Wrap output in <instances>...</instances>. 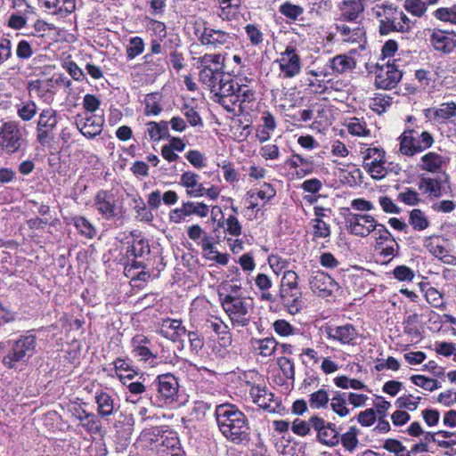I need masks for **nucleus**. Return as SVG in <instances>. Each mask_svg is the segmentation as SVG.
I'll return each instance as SVG.
<instances>
[{
  "instance_id": "4c0bfd02",
  "label": "nucleus",
  "mask_w": 456,
  "mask_h": 456,
  "mask_svg": "<svg viewBox=\"0 0 456 456\" xmlns=\"http://www.w3.org/2000/svg\"><path fill=\"white\" fill-rule=\"evenodd\" d=\"M336 29L346 42H360L362 37L364 36L362 28L359 27L352 28L346 24H337Z\"/></svg>"
},
{
  "instance_id": "49530a36",
  "label": "nucleus",
  "mask_w": 456,
  "mask_h": 456,
  "mask_svg": "<svg viewBox=\"0 0 456 456\" xmlns=\"http://www.w3.org/2000/svg\"><path fill=\"white\" fill-rule=\"evenodd\" d=\"M385 161L384 151L378 148H367L363 151V167L379 164Z\"/></svg>"
},
{
  "instance_id": "a18cd8bd",
  "label": "nucleus",
  "mask_w": 456,
  "mask_h": 456,
  "mask_svg": "<svg viewBox=\"0 0 456 456\" xmlns=\"http://www.w3.org/2000/svg\"><path fill=\"white\" fill-rule=\"evenodd\" d=\"M218 226L224 229V232L233 237L241 234L242 226L234 215H229L227 218L219 221Z\"/></svg>"
},
{
  "instance_id": "c9c22d12",
  "label": "nucleus",
  "mask_w": 456,
  "mask_h": 456,
  "mask_svg": "<svg viewBox=\"0 0 456 456\" xmlns=\"http://www.w3.org/2000/svg\"><path fill=\"white\" fill-rule=\"evenodd\" d=\"M435 118L444 123L456 117V103L454 102L441 103L436 109L433 110Z\"/></svg>"
},
{
  "instance_id": "412c9836",
  "label": "nucleus",
  "mask_w": 456,
  "mask_h": 456,
  "mask_svg": "<svg viewBox=\"0 0 456 456\" xmlns=\"http://www.w3.org/2000/svg\"><path fill=\"white\" fill-rule=\"evenodd\" d=\"M38 2L48 12L62 17L69 15L76 10V0H62L61 4H59V0H38Z\"/></svg>"
},
{
  "instance_id": "4d7b16f0",
  "label": "nucleus",
  "mask_w": 456,
  "mask_h": 456,
  "mask_svg": "<svg viewBox=\"0 0 456 456\" xmlns=\"http://www.w3.org/2000/svg\"><path fill=\"white\" fill-rule=\"evenodd\" d=\"M144 50V42L140 37H134L130 38L129 44L126 47V57L128 60H133L136 56L142 53Z\"/></svg>"
},
{
  "instance_id": "c85d7f7f",
  "label": "nucleus",
  "mask_w": 456,
  "mask_h": 456,
  "mask_svg": "<svg viewBox=\"0 0 456 456\" xmlns=\"http://www.w3.org/2000/svg\"><path fill=\"white\" fill-rule=\"evenodd\" d=\"M439 1L440 0H405L403 7L411 15L420 18L426 13L428 5H436Z\"/></svg>"
},
{
  "instance_id": "ea45409f",
  "label": "nucleus",
  "mask_w": 456,
  "mask_h": 456,
  "mask_svg": "<svg viewBox=\"0 0 456 456\" xmlns=\"http://www.w3.org/2000/svg\"><path fill=\"white\" fill-rule=\"evenodd\" d=\"M223 307L226 314H247L248 312L243 299L232 296L225 297L223 301Z\"/></svg>"
},
{
  "instance_id": "79ce46f5",
  "label": "nucleus",
  "mask_w": 456,
  "mask_h": 456,
  "mask_svg": "<svg viewBox=\"0 0 456 456\" xmlns=\"http://www.w3.org/2000/svg\"><path fill=\"white\" fill-rule=\"evenodd\" d=\"M183 216H190L196 215L200 217H206L208 215V206L203 202L186 201L182 204Z\"/></svg>"
},
{
  "instance_id": "72a5a7b5",
  "label": "nucleus",
  "mask_w": 456,
  "mask_h": 456,
  "mask_svg": "<svg viewBox=\"0 0 456 456\" xmlns=\"http://www.w3.org/2000/svg\"><path fill=\"white\" fill-rule=\"evenodd\" d=\"M147 133L152 141H159L169 136L168 123L167 121H150L146 124Z\"/></svg>"
},
{
  "instance_id": "c03bdc74",
  "label": "nucleus",
  "mask_w": 456,
  "mask_h": 456,
  "mask_svg": "<svg viewBox=\"0 0 456 456\" xmlns=\"http://www.w3.org/2000/svg\"><path fill=\"white\" fill-rule=\"evenodd\" d=\"M220 5L219 16L223 20H230L236 14L241 4V0H216Z\"/></svg>"
},
{
  "instance_id": "ddd939ff",
  "label": "nucleus",
  "mask_w": 456,
  "mask_h": 456,
  "mask_svg": "<svg viewBox=\"0 0 456 456\" xmlns=\"http://www.w3.org/2000/svg\"><path fill=\"white\" fill-rule=\"evenodd\" d=\"M364 9V0H341L337 4L338 19L357 22L362 17Z\"/></svg>"
},
{
  "instance_id": "473e14b6",
  "label": "nucleus",
  "mask_w": 456,
  "mask_h": 456,
  "mask_svg": "<svg viewBox=\"0 0 456 456\" xmlns=\"http://www.w3.org/2000/svg\"><path fill=\"white\" fill-rule=\"evenodd\" d=\"M143 62L140 65L142 69L153 74L163 73L166 69V61L159 57H154L152 54H145Z\"/></svg>"
},
{
  "instance_id": "69168bd1",
  "label": "nucleus",
  "mask_w": 456,
  "mask_h": 456,
  "mask_svg": "<svg viewBox=\"0 0 456 456\" xmlns=\"http://www.w3.org/2000/svg\"><path fill=\"white\" fill-rule=\"evenodd\" d=\"M277 364L286 379H295V366L294 362L290 359L284 356L279 357L277 359Z\"/></svg>"
},
{
  "instance_id": "1a4fd4ad",
  "label": "nucleus",
  "mask_w": 456,
  "mask_h": 456,
  "mask_svg": "<svg viewBox=\"0 0 456 456\" xmlns=\"http://www.w3.org/2000/svg\"><path fill=\"white\" fill-rule=\"evenodd\" d=\"M311 290L320 297H328L338 290V283L322 271L312 272L309 278Z\"/></svg>"
},
{
  "instance_id": "2f4dec72",
  "label": "nucleus",
  "mask_w": 456,
  "mask_h": 456,
  "mask_svg": "<svg viewBox=\"0 0 456 456\" xmlns=\"http://www.w3.org/2000/svg\"><path fill=\"white\" fill-rule=\"evenodd\" d=\"M236 88V107L238 106L242 112L246 108V103L253 102L256 100V92L251 86L239 83Z\"/></svg>"
},
{
  "instance_id": "58836bf2",
  "label": "nucleus",
  "mask_w": 456,
  "mask_h": 456,
  "mask_svg": "<svg viewBox=\"0 0 456 456\" xmlns=\"http://www.w3.org/2000/svg\"><path fill=\"white\" fill-rule=\"evenodd\" d=\"M346 126L348 133L354 136L366 137L370 134L366 122L362 118H351Z\"/></svg>"
},
{
  "instance_id": "6e6d98bb",
  "label": "nucleus",
  "mask_w": 456,
  "mask_h": 456,
  "mask_svg": "<svg viewBox=\"0 0 456 456\" xmlns=\"http://www.w3.org/2000/svg\"><path fill=\"white\" fill-rule=\"evenodd\" d=\"M256 287L262 291V298L267 301L273 300V295L267 290L272 287L271 279L264 273H259L255 279Z\"/></svg>"
},
{
  "instance_id": "774afa93",
  "label": "nucleus",
  "mask_w": 456,
  "mask_h": 456,
  "mask_svg": "<svg viewBox=\"0 0 456 456\" xmlns=\"http://www.w3.org/2000/svg\"><path fill=\"white\" fill-rule=\"evenodd\" d=\"M281 456H305V447L296 443L287 442L283 445L281 452Z\"/></svg>"
},
{
  "instance_id": "5701e85b",
  "label": "nucleus",
  "mask_w": 456,
  "mask_h": 456,
  "mask_svg": "<svg viewBox=\"0 0 456 456\" xmlns=\"http://www.w3.org/2000/svg\"><path fill=\"white\" fill-rule=\"evenodd\" d=\"M199 77L200 82L212 92V89H216L217 86H219L227 76L224 74V69L208 68L201 69Z\"/></svg>"
},
{
  "instance_id": "f03ea898",
  "label": "nucleus",
  "mask_w": 456,
  "mask_h": 456,
  "mask_svg": "<svg viewBox=\"0 0 456 456\" xmlns=\"http://www.w3.org/2000/svg\"><path fill=\"white\" fill-rule=\"evenodd\" d=\"M195 34L200 45L209 51L230 49L235 41L233 34L216 28L206 21L203 22L202 28H198Z\"/></svg>"
},
{
  "instance_id": "7ed1b4c3",
  "label": "nucleus",
  "mask_w": 456,
  "mask_h": 456,
  "mask_svg": "<svg viewBox=\"0 0 456 456\" xmlns=\"http://www.w3.org/2000/svg\"><path fill=\"white\" fill-rule=\"evenodd\" d=\"M36 346L37 340L34 335L20 337L14 342L12 349L3 358V364L9 369L16 368L18 362H27L34 354Z\"/></svg>"
},
{
  "instance_id": "6e6552de",
  "label": "nucleus",
  "mask_w": 456,
  "mask_h": 456,
  "mask_svg": "<svg viewBox=\"0 0 456 456\" xmlns=\"http://www.w3.org/2000/svg\"><path fill=\"white\" fill-rule=\"evenodd\" d=\"M94 205L105 220H113L120 216L115 195L110 191H99L94 196Z\"/></svg>"
},
{
  "instance_id": "09e8293b",
  "label": "nucleus",
  "mask_w": 456,
  "mask_h": 456,
  "mask_svg": "<svg viewBox=\"0 0 456 456\" xmlns=\"http://www.w3.org/2000/svg\"><path fill=\"white\" fill-rule=\"evenodd\" d=\"M330 401L327 391L321 388L310 395L309 405L312 409L326 408Z\"/></svg>"
},
{
  "instance_id": "0eeeda50",
  "label": "nucleus",
  "mask_w": 456,
  "mask_h": 456,
  "mask_svg": "<svg viewBox=\"0 0 456 456\" xmlns=\"http://www.w3.org/2000/svg\"><path fill=\"white\" fill-rule=\"evenodd\" d=\"M310 423L316 431L317 439L321 444L330 447H334L339 444L340 432L334 423L327 422L317 416L311 417Z\"/></svg>"
},
{
  "instance_id": "f704fd0d",
  "label": "nucleus",
  "mask_w": 456,
  "mask_h": 456,
  "mask_svg": "<svg viewBox=\"0 0 456 456\" xmlns=\"http://www.w3.org/2000/svg\"><path fill=\"white\" fill-rule=\"evenodd\" d=\"M252 345L260 355L268 357L274 354L279 344L273 338H265L252 340Z\"/></svg>"
},
{
  "instance_id": "cd10ccee",
  "label": "nucleus",
  "mask_w": 456,
  "mask_h": 456,
  "mask_svg": "<svg viewBox=\"0 0 456 456\" xmlns=\"http://www.w3.org/2000/svg\"><path fill=\"white\" fill-rule=\"evenodd\" d=\"M75 416L88 433L98 434L101 431V420L94 413L80 410L75 413Z\"/></svg>"
},
{
  "instance_id": "4be33fe9",
  "label": "nucleus",
  "mask_w": 456,
  "mask_h": 456,
  "mask_svg": "<svg viewBox=\"0 0 456 456\" xmlns=\"http://www.w3.org/2000/svg\"><path fill=\"white\" fill-rule=\"evenodd\" d=\"M95 403L97 404L98 415L102 418H106L116 411H118L119 406L116 400L106 392L96 393Z\"/></svg>"
},
{
  "instance_id": "b1692460",
  "label": "nucleus",
  "mask_w": 456,
  "mask_h": 456,
  "mask_svg": "<svg viewBox=\"0 0 456 456\" xmlns=\"http://www.w3.org/2000/svg\"><path fill=\"white\" fill-rule=\"evenodd\" d=\"M249 395L253 402L259 407L270 411L274 410L273 405H272L273 395L268 392L265 387L259 385L252 386L249 390Z\"/></svg>"
},
{
  "instance_id": "8fccbe9b",
  "label": "nucleus",
  "mask_w": 456,
  "mask_h": 456,
  "mask_svg": "<svg viewBox=\"0 0 456 456\" xmlns=\"http://www.w3.org/2000/svg\"><path fill=\"white\" fill-rule=\"evenodd\" d=\"M134 343H138L139 345L136 346L134 349V354L136 357H139L141 361H148L149 359L156 358V356L152 354V352L146 346H142L141 344L148 342V339L146 337L143 336H138L136 338H134L133 339Z\"/></svg>"
},
{
  "instance_id": "f8f14e48",
  "label": "nucleus",
  "mask_w": 456,
  "mask_h": 456,
  "mask_svg": "<svg viewBox=\"0 0 456 456\" xmlns=\"http://www.w3.org/2000/svg\"><path fill=\"white\" fill-rule=\"evenodd\" d=\"M349 232L360 237H367L377 227V221L367 214H349L346 218Z\"/></svg>"
},
{
  "instance_id": "052dcab7",
  "label": "nucleus",
  "mask_w": 456,
  "mask_h": 456,
  "mask_svg": "<svg viewBox=\"0 0 456 456\" xmlns=\"http://www.w3.org/2000/svg\"><path fill=\"white\" fill-rule=\"evenodd\" d=\"M134 202L135 203L134 210L137 214V217H139L141 221L151 223L154 216L151 211L147 208L143 200L141 197L137 199L134 198Z\"/></svg>"
},
{
  "instance_id": "0e129e2a",
  "label": "nucleus",
  "mask_w": 456,
  "mask_h": 456,
  "mask_svg": "<svg viewBox=\"0 0 456 456\" xmlns=\"http://www.w3.org/2000/svg\"><path fill=\"white\" fill-rule=\"evenodd\" d=\"M214 319L209 321V327L216 333L226 335L230 329L229 322H226L224 315L219 317L217 315L212 316Z\"/></svg>"
},
{
  "instance_id": "bf43d9fd",
  "label": "nucleus",
  "mask_w": 456,
  "mask_h": 456,
  "mask_svg": "<svg viewBox=\"0 0 456 456\" xmlns=\"http://www.w3.org/2000/svg\"><path fill=\"white\" fill-rule=\"evenodd\" d=\"M410 224L415 230L422 231L428 226V220L419 209H413L410 213Z\"/></svg>"
},
{
  "instance_id": "e2e57ef3",
  "label": "nucleus",
  "mask_w": 456,
  "mask_h": 456,
  "mask_svg": "<svg viewBox=\"0 0 456 456\" xmlns=\"http://www.w3.org/2000/svg\"><path fill=\"white\" fill-rule=\"evenodd\" d=\"M411 380L418 387H420L428 391H434L439 387L438 381L434 379L427 378L423 375H413Z\"/></svg>"
},
{
  "instance_id": "bb28decb",
  "label": "nucleus",
  "mask_w": 456,
  "mask_h": 456,
  "mask_svg": "<svg viewBox=\"0 0 456 456\" xmlns=\"http://www.w3.org/2000/svg\"><path fill=\"white\" fill-rule=\"evenodd\" d=\"M397 15H400L399 8L393 4H389L387 9L385 20H379V31L380 35L386 36L391 32H396Z\"/></svg>"
},
{
  "instance_id": "4468645a",
  "label": "nucleus",
  "mask_w": 456,
  "mask_h": 456,
  "mask_svg": "<svg viewBox=\"0 0 456 456\" xmlns=\"http://www.w3.org/2000/svg\"><path fill=\"white\" fill-rule=\"evenodd\" d=\"M403 73L395 63L378 68L375 76V85L378 88L388 90L395 87L401 80Z\"/></svg>"
},
{
  "instance_id": "f257e3e1",
  "label": "nucleus",
  "mask_w": 456,
  "mask_h": 456,
  "mask_svg": "<svg viewBox=\"0 0 456 456\" xmlns=\"http://www.w3.org/2000/svg\"><path fill=\"white\" fill-rule=\"evenodd\" d=\"M215 415L220 432L229 442L240 444L248 440V418L236 405L232 403L217 405Z\"/></svg>"
},
{
  "instance_id": "2eb2a0df",
  "label": "nucleus",
  "mask_w": 456,
  "mask_h": 456,
  "mask_svg": "<svg viewBox=\"0 0 456 456\" xmlns=\"http://www.w3.org/2000/svg\"><path fill=\"white\" fill-rule=\"evenodd\" d=\"M60 82L64 83V86L69 87L71 85L70 80L56 79H45V80H36L28 84V89L34 92L37 96L41 98L44 102L50 103L53 100L54 84Z\"/></svg>"
},
{
  "instance_id": "3c124183",
  "label": "nucleus",
  "mask_w": 456,
  "mask_h": 456,
  "mask_svg": "<svg viewBox=\"0 0 456 456\" xmlns=\"http://www.w3.org/2000/svg\"><path fill=\"white\" fill-rule=\"evenodd\" d=\"M37 107L35 102L28 100L18 106V116L24 121L31 120L37 114Z\"/></svg>"
},
{
  "instance_id": "39448f33",
  "label": "nucleus",
  "mask_w": 456,
  "mask_h": 456,
  "mask_svg": "<svg viewBox=\"0 0 456 456\" xmlns=\"http://www.w3.org/2000/svg\"><path fill=\"white\" fill-rule=\"evenodd\" d=\"M57 124L56 110L48 108L40 112L37 124V140L41 145L48 144L53 140V131Z\"/></svg>"
},
{
  "instance_id": "c756f323",
  "label": "nucleus",
  "mask_w": 456,
  "mask_h": 456,
  "mask_svg": "<svg viewBox=\"0 0 456 456\" xmlns=\"http://www.w3.org/2000/svg\"><path fill=\"white\" fill-rule=\"evenodd\" d=\"M400 151L403 155L413 156L419 151L420 146L417 144L414 131L404 132L400 137Z\"/></svg>"
},
{
  "instance_id": "5fc2aeb1",
  "label": "nucleus",
  "mask_w": 456,
  "mask_h": 456,
  "mask_svg": "<svg viewBox=\"0 0 456 456\" xmlns=\"http://www.w3.org/2000/svg\"><path fill=\"white\" fill-rule=\"evenodd\" d=\"M313 239H327L330 236V225L322 219H313Z\"/></svg>"
},
{
  "instance_id": "7c9ffc66",
  "label": "nucleus",
  "mask_w": 456,
  "mask_h": 456,
  "mask_svg": "<svg viewBox=\"0 0 456 456\" xmlns=\"http://www.w3.org/2000/svg\"><path fill=\"white\" fill-rule=\"evenodd\" d=\"M71 224L76 227L77 232L86 238L93 239L96 236L97 230L94 225L85 216H76L71 218Z\"/></svg>"
},
{
  "instance_id": "37998d69",
  "label": "nucleus",
  "mask_w": 456,
  "mask_h": 456,
  "mask_svg": "<svg viewBox=\"0 0 456 456\" xmlns=\"http://www.w3.org/2000/svg\"><path fill=\"white\" fill-rule=\"evenodd\" d=\"M225 56L226 54L222 53H206L200 57L197 62L202 69L212 68L211 64L216 66L215 69H224Z\"/></svg>"
},
{
  "instance_id": "13d9d810",
  "label": "nucleus",
  "mask_w": 456,
  "mask_h": 456,
  "mask_svg": "<svg viewBox=\"0 0 456 456\" xmlns=\"http://www.w3.org/2000/svg\"><path fill=\"white\" fill-rule=\"evenodd\" d=\"M150 253V247L147 241L144 240H139L134 241L131 246L127 248V256H133L134 258L141 257L144 254Z\"/></svg>"
},
{
  "instance_id": "a878e982",
  "label": "nucleus",
  "mask_w": 456,
  "mask_h": 456,
  "mask_svg": "<svg viewBox=\"0 0 456 456\" xmlns=\"http://www.w3.org/2000/svg\"><path fill=\"white\" fill-rule=\"evenodd\" d=\"M333 73L342 74L356 67L355 60L346 54H339L330 59L327 64Z\"/></svg>"
},
{
  "instance_id": "9d476101",
  "label": "nucleus",
  "mask_w": 456,
  "mask_h": 456,
  "mask_svg": "<svg viewBox=\"0 0 456 456\" xmlns=\"http://www.w3.org/2000/svg\"><path fill=\"white\" fill-rule=\"evenodd\" d=\"M22 134L18 125L6 122L0 129V147L9 153L16 152L21 146Z\"/></svg>"
},
{
  "instance_id": "a19ab883",
  "label": "nucleus",
  "mask_w": 456,
  "mask_h": 456,
  "mask_svg": "<svg viewBox=\"0 0 456 456\" xmlns=\"http://www.w3.org/2000/svg\"><path fill=\"white\" fill-rule=\"evenodd\" d=\"M330 337L346 344L351 342L356 336L355 330L352 325L336 327L330 331Z\"/></svg>"
},
{
  "instance_id": "864d4df0",
  "label": "nucleus",
  "mask_w": 456,
  "mask_h": 456,
  "mask_svg": "<svg viewBox=\"0 0 456 456\" xmlns=\"http://www.w3.org/2000/svg\"><path fill=\"white\" fill-rule=\"evenodd\" d=\"M433 15L436 19L456 25V4L450 8L441 7L436 9Z\"/></svg>"
},
{
  "instance_id": "20e7f679",
  "label": "nucleus",
  "mask_w": 456,
  "mask_h": 456,
  "mask_svg": "<svg viewBox=\"0 0 456 456\" xmlns=\"http://www.w3.org/2000/svg\"><path fill=\"white\" fill-rule=\"evenodd\" d=\"M237 86L238 82L227 76L216 89H212L214 102L222 105L228 112L234 113Z\"/></svg>"
},
{
  "instance_id": "680f3d73",
  "label": "nucleus",
  "mask_w": 456,
  "mask_h": 456,
  "mask_svg": "<svg viewBox=\"0 0 456 456\" xmlns=\"http://www.w3.org/2000/svg\"><path fill=\"white\" fill-rule=\"evenodd\" d=\"M298 276L296 272L286 270L281 281V295L283 297L284 289H294L297 287Z\"/></svg>"
},
{
  "instance_id": "de8ad7c7",
  "label": "nucleus",
  "mask_w": 456,
  "mask_h": 456,
  "mask_svg": "<svg viewBox=\"0 0 456 456\" xmlns=\"http://www.w3.org/2000/svg\"><path fill=\"white\" fill-rule=\"evenodd\" d=\"M358 431V428L353 426L349 428L347 432L340 435V442L346 451L353 452L357 447L359 444L357 438Z\"/></svg>"
},
{
  "instance_id": "423d86ee",
  "label": "nucleus",
  "mask_w": 456,
  "mask_h": 456,
  "mask_svg": "<svg viewBox=\"0 0 456 456\" xmlns=\"http://www.w3.org/2000/svg\"><path fill=\"white\" fill-rule=\"evenodd\" d=\"M280 70L284 78H291L300 74L302 62L297 48L293 45H288L285 50L280 53L276 60Z\"/></svg>"
},
{
  "instance_id": "aec40b11",
  "label": "nucleus",
  "mask_w": 456,
  "mask_h": 456,
  "mask_svg": "<svg viewBox=\"0 0 456 456\" xmlns=\"http://www.w3.org/2000/svg\"><path fill=\"white\" fill-rule=\"evenodd\" d=\"M159 332L163 337L176 341L186 334V329L181 320L167 318L159 325Z\"/></svg>"
},
{
  "instance_id": "6ab92c4d",
  "label": "nucleus",
  "mask_w": 456,
  "mask_h": 456,
  "mask_svg": "<svg viewBox=\"0 0 456 456\" xmlns=\"http://www.w3.org/2000/svg\"><path fill=\"white\" fill-rule=\"evenodd\" d=\"M180 184L184 187L187 196L199 198L203 196L204 185L200 182V175L192 171L184 172L180 178Z\"/></svg>"
},
{
  "instance_id": "338daca9",
  "label": "nucleus",
  "mask_w": 456,
  "mask_h": 456,
  "mask_svg": "<svg viewBox=\"0 0 456 456\" xmlns=\"http://www.w3.org/2000/svg\"><path fill=\"white\" fill-rule=\"evenodd\" d=\"M280 12L287 18L296 20L304 12V9L299 5L285 3L281 6Z\"/></svg>"
},
{
  "instance_id": "9b49d317",
  "label": "nucleus",
  "mask_w": 456,
  "mask_h": 456,
  "mask_svg": "<svg viewBox=\"0 0 456 456\" xmlns=\"http://www.w3.org/2000/svg\"><path fill=\"white\" fill-rule=\"evenodd\" d=\"M159 397L165 403H171L177 399L179 384L177 379L171 373L159 375L154 381Z\"/></svg>"
},
{
  "instance_id": "603ef678",
  "label": "nucleus",
  "mask_w": 456,
  "mask_h": 456,
  "mask_svg": "<svg viewBox=\"0 0 456 456\" xmlns=\"http://www.w3.org/2000/svg\"><path fill=\"white\" fill-rule=\"evenodd\" d=\"M392 104V98L384 94H378L370 99L369 106L378 114H381Z\"/></svg>"
},
{
  "instance_id": "393cba45",
  "label": "nucleus",
  "mask_w": 456,
  "mask_h": 456,
  "mask_svg": "<svg viewBox=\"0 0 456 456\" xmlns=\"http://www.w3.org/2000/svg\"><path fill=\"white\" fill-rule=\"evenodd\" d=\"M424 247L436 257L444 263H449L452 257L444 247V240L438 237H428L424 240Z\"/></svg>"
},
{
  "instance_id": "a211bd4d",
  "label": "nucleus",
  "mask_w": 456,
  "mask_h": 456,
  "mask_svg": "<svg viewBox=\"0 0 456 456\" xmlns=\"http://www.w3.org/2000/svg\"><path fill=\"white\" fill-rule=\"evenodd\" d=\"M447 158L440 153L429 151L424 154L418 163V167L430 173H441L445 167Z\"/></svg>"
},
{
  "instance_id": "dca6fc26",
  "label": "nucleus",
  "mask_w": 456,
  "mask_h": 456,
  "mask_svg": "<svg viewBox=\"0 0 456 456\" xmlns=\"http://www.w3.org/2000/svg\"><path fill=\"white\" fill-rule=\"evenodd\" d=\"M433 48L443 53H451L456 48V34L441 29H434L430 36Z\"/></svg>"
},
{
  "instance_id": "f3484780",
  "label": "nucleus",
  "mask_w": 456,
  "mask_h": 456,
  "mask_svg": "<svg viewBox=\"0 0 456 456\" xmlns=\"http://www.w3.org/2000/svg\"><path fill=\"white\" fill-rule=\"evenodd\" d=\"M76 125L84 136L93 139L102 133L103 119L95 115L86 118L77 116Z\"/></svg>"
},
{
  "instance_id": "e433bc0d",
  "label": "nucleus",
  "mask_w": 456,
  "mask_h": 456,
  "mask_svg": "<svg viewBox=\"0 0 456 456\" xmlns=\"http://www.w3.org/2000/svg\"><path fill=\"white\" fill-rule=\"evenodd\" d=\"M346 393L335 392L330 399V407L332 411L339 417H346L350 413V410L346 406Z\"/></svg>"
}]
</instances>
